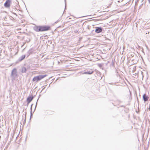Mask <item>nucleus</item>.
<instances>
[{"instance_id":"nucleus-1","label":"nucleus","mask_w":150,"mask_h":150,"mask_svg":"<svg viewBox=\"0 0 150 150\" xmlns=\"http://www.w3.org/2000/svg\"><path fill=\"white\" fill-rule=\"evenodd\" d=\"M35 31L36 32H43L47 31L51 29V27L49 25L36 26L34 28Z\"/></svg>"},{"instance_id":"nucleus-2","label":"nucleus","mask_w":150,"mask_h":150,"mask_svg":"<svg viewBox=\"0 0 150 150\" xmlns=\"http://www.w3.org/2000/svg\"><path fill=\"white\" fill-rule=\"evenodd\" d=\"M47 75H40L36 76H35L33 79L32 81H33L36 82H38V81L42 79L46 76H47Z\"/></svg>"},{"instance_id":"nucleus-3","label":"nucleus","mask_w":150,"mask_h":150,"mask_svg":"<svg viewBox=\"0 0 150 150\" xmlns=\"http://www.w3.org/2000/svg\"><path fill=\"white\" fill-rule=\"evenodd\" d=\"M111 4H110L108 5H105L104 6L103 8V11L101 12H108L109 11V10L106 9L107 8H110L111 6Z\"/></svg>"},{"instance_id":"nucleus-4","label":"nucleus","mask_w":150,"mask_h":150,"mask_svg":"<svg viewBox=\"0 0 150 150\" xmlns=\"http://www.w3.org/2000/svg\"><path fill=\"white\" fill-rule=\"evenodd\" d=\"M11 1L10 0H7L4 4V6L6 7H9L10 6Z\"/></svg>"},{"instance_id":"nucleus-5","label":"nucleus","mask_w":150,"mask_h":150,"mask_svg":"<svg viewBox=\"0 0 150 150\" xmlns=\"http://www.w3.org/2000/svg\"><path fill=\"white\" fill-rule=\"evenodd\" d=\"M102 31V28L100 27H96L95 30V32L97 33H99Z\"/></svg>"},{"instance_id":"nucleus-6","label":"nucleus","mask_w":150,"mask_h":150,"mask_svg":"<svg viewBox=\"0 0 150 150\" xmlns=\"http://www.w3.org/2000/svg\"><path fill=\"white\" fill-rule=\"evenodd\" d=\"M33 96H29L27 98V101L28 103H29L33 99Z\"/></svg>"},{"instance_id":"nucleus-7","label":"nucleus","mask_w":150,"mask_h":150,"mask_svg":"<svg viewBox=\"0 0 150 150\" xmlns=\"http://www.w3.org/2000/svg\"><path fill=\"white\" fill-rule=\"evenodd\" d=\"M143 97L144 101H147L149 99V97L146 95V94H144L143 95Z\"/></svg>"},{"instance_id":"nucleus-8","label":"nucleus","mask_w":150,"mask_h":150,"mask_svg":"<svg viewBox=\"0 0 150 150\" xmlns=\"http://www.w3.org/2000/svg\"><path fill=\"white\" fill-rule=\"evenodd\" d=\"M93 72V70L92 69H91L90 71L85 72L84 74H92Z\"/></svg>"},{"instance_id":"nucleus-9","label":"nucleus","mask_w":150,"mask_h":150,"mask_svg":"<svg viewBox=\"0 0 150 150\" xmlns=\"http://www.w3.org/2000/svg\"><path fill=\"white\" fill-rule=\"evenodd\" d=\"M25 57V56H23V58L21 59V60H22L23 59H24Z\"/></svg>"},{"instance_id":"nucleus-10","label":"nucleus","mask_w":150,"mask_h":150,"mask_svg":"<svg viewBox=\"0 0 150 150\" xmlns=\"http://www.w3.org/2000/svg\"><path fill=\"white\" fill-rule=\"evenodd\" d=\"M148 1H149V2H150V0H148Z\"/></svg>"},{"instance_id":"nucleus-11","label":"nucleus","mask_w":150,"mask_h":150,"mask_svg":"<svg viewBox=\"0 0 150 150\" xmlns=\"http://www.w3.org/2000/svg\"><path fill=\"white\" fill-rule=\"evenodd\" d=\"M25 71H26V69H25Z\"/></svg>"}]
</instances>
